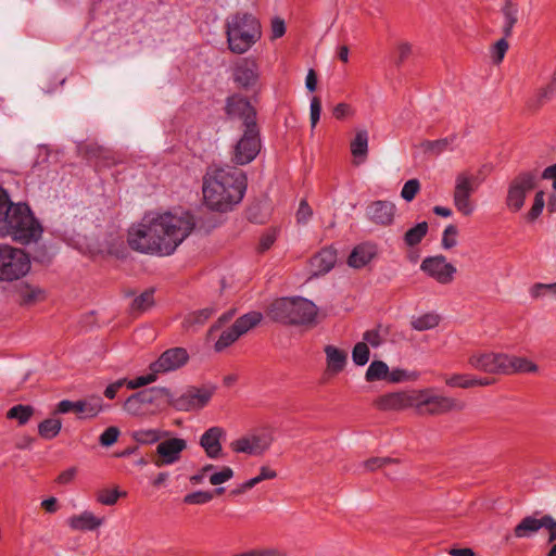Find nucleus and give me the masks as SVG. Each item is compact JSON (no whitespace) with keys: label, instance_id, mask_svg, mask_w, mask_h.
Returning a JSON list of instances; mask_svg holds the SVG:
<instances>
[{"label":"nucleus","instance_id":"nucleus-8","mask_svg":"<svg viewBox=\"0 0 556 556\" xmlns=\"http://www.w3.org/2000/svg\"><path fill=\"white\" fill-rule=\"evenodd\" d=\"M478 188L477 178L468 173L457 174L453 191V203L456 210L464 216H470L475 211V203L471 195Z\"/></svg>","mask_w":556,"mask_h":556},{"label":"nucleus","instance_id":"nucleus-20","mask_svg":"<svg viewBox=\"0 0 556 556\" xmlns=\"http://www.w3.org/2000/svg\"><path fill=\"white\" fill-rule=\"evenodd\" d=\"M395 212V204L386 200L374 201L366 207V216L369 220L383 227H388L393 224Z\"/></svg>","mask_w":556,"mask_h":556},{"label":"nucleus","instance_id":"nucleus-41","mask_svg":"<svg viewBox=\"0 0 556 556\" xmlns=\"http://www.w3.org/2000/svg\"><path fill=\"white\" fill-rule=\"evenodd\" d=\"M86 156L89 160H96V166H111L115 164L114 156L110 152L100 147H88L86 149Z\"/></svg>","mask_w":556,"mask_h":556},{"label":"nucleus","instance_id":"nucleus-24","mask_svg":"<svg viewBox=\"0 0 556 556\" xmlns=\"http://www.w3.org/2000/svg\"><path fill=\"white\" fill-rule=\"evenodd\" d=\"M337 262V252L332 248L321 249L311 258L314 275H324L332 269Z\"/></svg>","mask_w":556,"mask_h":556},{"label":"nucleus","instance_id":"nucleus-60","mask_svg":"<svg viewBox=\"0 0 556 556\" xmlns=\"http://www.w3.org/2000/svg\"><path fill=\"white\" fill-rule=\"evenodd\" d=\"M277 477V472L269 467L263 466L260 469V475L248 480V484L245 486H255L260 482L264 480L275 479Z\"/></svg>","mask_w":556,"mask_h":556},{"label":"nucleus","instance_id":"nucleus-45","mask_svg":"<svg viewBox=\"0 0 556 556\" xmlns=\"http://www.w3.org/2000/svg\"><path fill=\"white\" fill-rule=\"evenodd\" d=\"M239 338V333L237 332L235 327L231 326L220 333L218 340L214 344V349L216 352H222L231 344H233Z\"/></svg>","mask_w":556,"mask_h":556},{"label":"nucleus","instance_id":"nucleus-46","mask_svg":"<svg viewBox=\"0 0 556 556\" xmlns=\"http://www.w3.org/2000/svg\"><path fill=\"white\" fill-rule=\"evenodd\" d=\"M443 379L445 384L451 388H472V376L467 374L444 375Z\"/></svg>","mask_w":556,"mask_h":556},{"label":"nucleus","instance_id":"nucleus-22","mask_svg":"<svg viewBox=\"0 0 556 556\" xmlns=\"http://www.w3.org/2000/svg\"><path fill=\"white\" fill-rule=\"evenodd\" d=\"M258 79L257 65L254 62L243 60L233 70L235 83L244 89L253 87Z\"/></svg>","mask_w":556,"mask_h":556},{"label":"nucleus","instance_id":"nucleus-40","mask_svg":"<svg viewBox=\"0 0 556 556\" xmlns=\"http://www.w3.org/2000/svg\"><path fill=\"white\" fill-rule=\"evenodd\" d=\"M389 376V367L382 361H374L367 368L365 379L368 382L387 380Z\"/></svg>","mask_w":556,"mask_h":556},{"label":"nucleus","instance_id":"nucleus-58","mask_svg":"<svg viewBox=\"0 0 556 556\" xmlns=\"http://www.w3.org/2000/svg\"><path fill=\"white\" fill-rule=\"evenodd\" d=\"M119 434V429L115 426H111L101 433L99 438V443L102 446H111L117 441Z\"/></svg>","mask_w":556,"mask_h":556},{"label":"nucleus","instance_id":"nucleus-38","mask_svg":"<svg viewBox=\"0 0 556 556\" xmlns=\"http://www.w3.org/2000/svg\"><path fill=\"white\" fill-rule=\"evenodd\" d=\"M440 321V315L435 313H426L419 317L413 318L410 326L417 331H426L435 328Z\"/></svg>","mask_w":556,"mask_h":556},{"label":"nucleus","instance_id":"nucleus-59","mask_svg":"<svg viewBox=\"0 0 556 556\" xmlns=\"http://www.w3.org/2000/svg\"><path fill=\"white\" fill-rule=\"evenodd\" d=\"M545 292H548L553 296L556 298V282L554 283H534L531 289L530 293L533 298H540L545 294Z\"/></svg>","mask_w":556,"mask_h":556},{"label":"nucleus","instance_id":"nucleus-10","mask_svg":"<svg viewBox=\"0 0 556 556\" xmlns=\"http://www.w3.org/2000/svg\"><path fill=\"white\" fill-rule=\"evenodd\" d=\"M215 387H188L179 396L172 394V407L179 412L199 410L211 401Z\"/></svg>","mask_w":556,"mask_h":556},{"label":"nucleus","instance_id":"nucleus-50","mask_svg":"<svg viewBox=\"0 0 556 556\" xmlns=\"http://www.w3.org/2000/svg\"><path fill=\"white\" fill-rule=\"evenodd\" d=\"M125 492H119L117 489H104L101 490L97 495V501L102 505L112 506L116 504L121 496H125Z\"/></svg>","mask_w":556,"mask_h":556},{"label":"nucleus","instance_id":"nucleus-26","mask_svg":"<svg viewBox=\"0 0 556 556\" xmlns=\"http://www.w3.org/2000/svg\"><path fill=\"white\" fill-rule=\"evenodd\" d=\"M377 254L375 244L362 243L353 249L351 252L348 264L353 268H362L366 266Z\"/></svg>","mask_w":556,"mask_h":556},{"label":"nucleus","instance_id":"nucleus-63","mask_svg":"<svg viewBox=\"0 0 556 556\" xmlns=\"http://www.w3.org/2000/svg\"><path fill=\"white\" fill-rule=\"evenodd\" d=\"M397 58L395 65L401 66L412 54V45L409 42H400L396 47Z\"/></svg>","mask_w":556,"mask_h":556},{"label":"nucleus","instance_id":"nucleus-5","mask_svg":"<svg viewBox=\"0 0 556 556\" xmlns=\"http://www.w3.org/2000/svg\"><path fill=\"white\" fill-rule=\"evenodd\" d=\"M317 307L304 298H282L274 301L268 316L286 325H306L315 320Z\"/></svg>","mask_w":556,"mask_h":556},{"label":"nucleus","instance_id":"nucleus-42","mask_svg":"<svg viewBox=\"0 0 556 556\" xmlns=\"http://www.w3.org/2000/svg\"><path fill=\"white\" fill-rule=\"evenodd\" d=\"M62 428L60 419L49 418L41 421L38 426V432L41 438L50 440L55 438Z\"/></svg>","mask_w":556,"mask_h":556},{"label":"nucleus","instance_id":"nucleus-44","mask_svg":"<svg viewBox=\"0 0 556 556\" xmlns=\"http://www.w3.org/2000/svg\"><path fill=\"white\" fill-rule=\"evenodd\" d=\"M34 414V408L29 405H15L11 407L8 413L7 417L9 419H16L20 425H25L31 415Z\"/></svg>","mask_w":556,"mask_h":556},{"label":"nucleus","instance_id":"nucleus-34","mask_svg":"<svg viewBox=\"0 0 556 556\" xmlns=\"http://www.w3.org/2000/svg\"><path fill=\"white\" fill-rule=\"evenodd\" d=\"M154 304V289H148L132 300L129 311L131 315L138 316L152 308Z\"/></svg>","mask_w":556,"mask_h":556},{"label":"nucleus","instance_id":"nucleus-64","mask_svg":"<svg viewBox=\"0 0 556 556\" xmlns=\"http://www.w3.org/2000/svg\"><path fill=\"white\" fill-rule=\"evenodd\" d=\"M320 113H321V101L318 97H313L311 100V114H309L312 128L316 127V125L320 118Z\"/></svg>","mask_w":556,"mask_h":556},{"label":"nucleus","instance_id":"nucleus-39","mask_svg":"<svg viewBox=\"0 0 556 556\" xmlns=\"http://www.w3.org/2000/svg\"><path fill=\"white\" fill-rule=\"evenodd\" d=\"M428 232V223L421 222L409 228L404 235V242L407 247L419 244Z\"/></svg>","mask_w":556,"mask_h":556},{"label":"nucleus","instance_id":"nucleus-29","mask_svg":"<svg viewBox=\"0 0 556 556\" xmlns=\"http://www.w3.org/2000/svg\"><path fill=\"white\" fill-rule=\"evenodd\" d=\"M327 370L332 375L341 372L346 364L348 354L333 345H326Z\"/></svg>","mask_w":556,"mask_h":556},{"label":"nucleus","instance_id":"nucleus-62","mask_svg":"<svg viewBox=\"0 0 556 556\" xmlns=\"http://www.w3.org/2000/svg\"><path fill=\"white\" fill-rule=\"evenodd\" d=\"M543 528L548 531L547 543L556 542V519L552 515H543Z\"/></svg>","mask_w":556,"mask_h":556},{"label":"nucleus","instance_id":"nucleus-9","mask_svg":"<svg viewBox=\"0 0 556 556\" xmlns=\"http://www.w3.org/2000/svg\"><path fill=\"white\" fill-rule=\"evenodd\" d=\"M261 147L258 126H248L243 129L242 137L233 147L231 160L236 165H247L257 156Z\"/></svg>","mask_w":556,"mask_h":556},{"label":"nucleus","instance_id":"nucleus-27","mask_svg":"<svg viewBox=\"0 0 556 556\" xmlns=\"http://www.w3.org/2000/svg\"><path fill=\"white\" fill-rule=\"evenodd\" d=\"M103 523V519L94 516L91 511L85 510L67 519V525L76 531H92Z\"/></svg>","mask_w":556,"mask_h":556},{"label":"nucleus","instance_id":"nucleus-16","mask_svg":"<svg viewBox=\"0 0 556 556\" xmlns=\"http://www.w3.org/2000/svg\"><path fill=\"white\" fill-rule=\"evenodd\" d=\"M225 111L229 117H238L242 119L244 128L257 125L255 109L249 100L241 96L233 94L228 97Z\"/></svg>","mask_w":556,"mask_h":556},{"label":"nucleus","instance_id":"nucleus-31","mask_svg":"<svg viewBox=\"0 0 556 556\" xmlns=\"http://www.w3.org/2000/svg\"><path fill=\"white\" fill-rule=\"evenodd\" d=\"M538 366L526 357L510 356L506 354L505 375L517 372H536Z\"/></svg>","mask_w":556,"mask_h":556},{"label":"nucleus","instance_id":"nucleus-12","mask_svg":"<svg viewBox=\"0 0 556 556\" xmlns=\"http://www.w3.org/2000/svg\"><path fill=\"white\" fill-rule=\"evenodd\" d=\"M273 437L269 432H254L241 437L230 443V448L236 453L262 455L271 445Z\"/></svg>","mask_w":556,"mask_h":556},{"label":"nucleus","instance_id":"nucleus-4","mask_svg":"<svg viewBox=\"0 0 556 556\" xmlns=\"http://www.w3.org/2000/svg\"><path fill=\"white\" fill-rule=\"evenodd\" d=\"M226 36L229 50L242 54L261 39V24L253 14L237 12L226 20Z\"/></svg>","mask_w":556,"mask_h":556},{"label":"nucleus","instance_id":"nucleus-3","mask_svg":"<svg viewBox=\"0 0 556 556\" xmlns=\"http://www.w3.org/2000/svg\"><path fill=\"white\" fill-rule=\"evenodd\" d=\"M42 227L26 203L14 204L0 187V236H11L14 241L27 244L37 241Z\"/></svg>","mask_w":556,"mask_h":556},{"label":"nucleus","instance_id":"nucleus-13","mask_svg":"<svg viewBox=\"0 0 556 556\" xmlns=\"http://www.w3.org/2000/svg\"><path fill=\"white\" fill-rule=\"evenodd\" d=\"M420 269L441 285H448L454 280L456 267L446 262L443 255L428 256L422 260Z\"/></svg>","mask_w":556,"mask_h":556},{"label":"nucleus","instance_id":"nucleus-37","mask_svg":"<svg viewBox=\"0 0 556 556\" xmlns=\"http://www.w3.org/2000/svg\"><path fill=\"white\" fill-rule=\"evenodd\" d=\"M167 435V431L157 429H140L132 432V439L140 444H153Z\"/></svg>","mask_w":556,"mask_h":556},{"label":"nucleus","instance_id":"nucleus-56","mask_svg":"<svg viewBox=\"0 0 556 556\" xmlns=\"http://www.w3.org/2000/svg\"><path fill=\"white\" fill-rule=\"evenodd\" d=\"M509 48L507 38L505 36L497 40L492 48V60L494 64H500Z\"/></svg>","mask_w":556,"mask_h":556},{"label":"nucleus","instance_id":"nucleus-18","mask_svg":"<svg viewBox=\"0 0 556 556\" xmlns=\"http://www.w3.org/2000/svg\"><path fill=\"white\" fill-rule=\"evenodd\" d=\"M468 364L488 374L505 375L506 354L503 353H475L469 356Z\"/></svg>","mask_w":556,"mask_h":556},{"label":"nucleus","instance_id":"nucleus-53","mask_svg":"<svg viewBox=\"0 0 556 556\" xmlns=\"http://www.w3.org/2000/svg\"><path fill=\"white\" fill-rule=\"evenodd\" d=\"M544 195V191L542 190L535 193L534 202L527 215L529 222H534L541 215L545 204Z\"/></svg>","mask_w":556,"mask_h":556},{"label":"nucleus","instance_id":"nucleus-52","mask_svg":"<svg viewBox=\"0 0 556 556\" xmlns=\"http://www.w3.org/2000/svg\"><path fill=\"white\" fill-rule=\"evenodd\" d=\"M457 235H458V229L455 225L451 224V225L446 226L443 231L442 241H441L443 249L450 250V249L456 247Z\"/></svg>","mask_w":556,"mask_h":556},{"label":"nucleus","instance_id":"nucleus-33","mask_svg":"<svg viewBox=\"0 0 556 556\" xmlns=\"http://www.w3.org/2000/svg\"><path fill=\"white\" fill-rule=\"evenodd\" d=\"M20 304L30 306L45 299V292L39 287L30 285H21L17 288Z\"/></svg>","mask_w":556,"mask_h":556},{"label":"nucleus","instance_id":"nucleus-57","mask_svg":"<svg viewBox=\"0 0 556 556\" xmlns=\"http://www.w3.org/2000/svg\"><path fill=\"white\" fill-rule=\"evenodd\" d=\"M83 404H81V401H76V402H73V401H70V400H63L61 402H59L56 408H55V413L58 414H67V413H76V414H79V413H83Z\"/></svg>","mask_w":556,"mask_h":556},{"label":"nucleus","instance_id":"nucleus-36","mask_svg":"<svg viewBox=\"0 0 556 556\" xmlns=\"http://www.w3.org/2000/svg\"><path fill=\"white\" fill-rule=\"evenodd\" d=\"M351 153L354 157H361L364 161L368 153V132L365 129L356 131L355 138L351 142Z\"/></svg>","mask_w":556,"mask_h":556},{"label":"nucleus","instance_id":"nucleus-43","mask_svg":"<svg viewBox=\"0 0 556 556\" xmlns=\"http://www.w3.org/2000/svg\"><path fill=\"white\" fill-rule=\"evenodd\" d=\"M144 401H142L140 393H134L131 394L125 402H124V409L131 415L139 416V415H146L148 414L147 407L144 406Z\"/></svg>","mask_w":556,"mask_h":556},{"label":"nucleus","instance_id":"nucleus-7","mask_svg":"<svg viewBox=\"0 0 556 556\" xmlns=\"http://www.w3.org/2000/svg\"><path fill=\"white\" fill-rule=\"evenodd\" d=\"M29 269L30 260L23 250L0 244V280H17L24 277Z\"/></svg>","mask_w":556,"mask_h":556},{"label":"nucleus","instance_id":"nucleus-1","mask_svg":"<svg viewBox=\"0 0 556 556\" xmlns=\"http://www.w3.org/2000/svg\"><path fill=\"white\" fill-rule=\"evenodd\" d=\"M195 226L193 215L184 212L181 215L164 213L149 222L143 219L137 227L128 231V244L132 250L170 255L190 235Z\"/></svg>","mask_w":556,"mask_h":556},{"label":"nucleus","instance_id":"nucleus-61","mask_svg":"<svg viewBox=\"0 0 556 556\" xmlns=\"http://www.w3.org/2000/svg\"><path fill=\"white\" fill-rule=\"evenodd\" d=\"M233 477V470L230 467H224L220 471L213 473L210 477V482L213 485H219L230 480Z\"/></svg>","mask_w":556,"mask_h":556},{"label":"nucleus","instance_id":"nucleus-28","mask_svg":"<svg viewBox=\"0 0 556 556\" xmlns=\"http://www.w3.org/2000/svg\"><path fill=\"white\" fill-rule=\"evenodd\" d=\"M216 312L217 307L215 305L190 312L184 317L182 327L185 329L199 328L203 326Z\"/></svg>","mask_w":556,"mask_h":556},{"label":"nucleus","instance_id":"nucleus-49","mask_svg":"<svg viewBox=\"0 0 556 556\" xmlns=\"http://www.w3.org/2000/svg\"><path fill=\"white\" fill-rule=\"evenodd\" d=\"M214 493L211 491H197L189 493L184 497V503L189 505H203L211 502Z\"/></svg>","mask_w":556,"mask_h":556},{"label":"nucleus","instance_id":"nucleus-48","mask_svg":"<svg viewBox=\"0 0 556 556\" xmlns=\"http://www.w3.org/2000/svg\"><path fill=\"white\" fill-rule=\"evenodd\" d=\"M83 413L87 417H96L103 408L102 399L100 396H90L86 400H81Z\"/></svg>","mask_w":556,"mask_h":556},{"label":"nucleus","instance_id":"nucleus-47","mask_svg":"<svg viewBox=\"0 0 556 556\" xmlns=\"http://www.w3.org/2000/svg\"><path fill=\"white\" fill-rule=\"evenodd\" d=\"M370 351L365 342H358L352 351V359L357 366H364L369 361Z\"/></svg>","mask_w":556,"mask_h":556},{"label":"nucleus","instance_id":"nucleus-6","mask_svg":"<svg viewBox=\"0 0 556 556\" xmlns=\"http://www.w3.org/2000/svg\"><path fill=\"white\" fill-rule=\"evenodd\" d=\"M414 409L420 416H439L463 410L465 403L451 396L435 393L433 388L415 390Z\"/></svg>","mask_w":556,"mask_h":556},{"label":"nucleus","instance_id":"nucleus-54","mask_svg":"<svg viewBox=\"0 0 556 556\" xmlns=\"http://www.w3.org/2000/svg\"><path fill=\"white\" fill-rule=\"evenodd\" d=\"M419 190H420L419 180L416 178L409 179L404 184L402 191H401V197L405 201L410 202L415 199V197L417 195Z\"/></svg>","mask_w":556,"mask_h":556},{"label":"nucleus","instance_id":"nucleus-30","mask_svg":"<svg viewBox=\"0 0 556 556\" xmlns=\"http://www.w3.org/2000/svg\"><path fill=\"white\" fill-rule=\"evenodd\" d=\"M501 12L504 17L502 33L505 38H509L513 35L514 26L518 22V5L513 0H505Z\"/></svg>","mask_w":556,"mask_h":556},{"label":"nucleus","instance_id":"nucleus-14","mask_svg":"<svg viewBox=\"0 0 556 556\" xmlns=\"http://www.w3.org/2000/svg\"><path fill=\"white\" fill-rule=\"evenodd\" d=\"M187 448V442L180 438H170L160 442L152 456V463L157 467L173 465L180 460L181 453Z\"/></svg>","mask_w":556,"mask_h":556},{"label":"nucleus","instance_id":"nucleus-21","mask_svg":"<svg viewBox=\"0 0 556 556\" xmlns=\"http://www.w3.org/2000/svg\"><path fill=\"white\" fill-rule=\"evenodd\" d=\"M226 432L220 427H211L200 438V445L204 448L207 457L218 458L222 453L220 440Z\"/></svg>","mask_w":556,"mask_h":556},{"label":"nucleus","instance_id":"nucleus-25","mask_svg":"<svg viewBox=\"0 0 556 556\" xmlns=\"http://www.w3.org/2000/svg\"><path fill=\"white\" fill-rule=\"evenodd\" d=\"M556 94V67L548 83L536 90L534 96L529 100L528 106L531 110H539L549 102Z\"/></svg>","mask_w":556,"mask_h":556},{"label":"nucleus","instance_id":"nucleus-55","mask_svg":"<svg viewBox=\"0 0 556 556\" xmlns=\"http://www.w3.org/2000/svg\"><path fill=\"white\" fill-rule=\"evenodd\" d=\"M278 230L276 228L267 229L260 238L258 252L264 253L271 248L277 239Z\"/></svg>","mask_w":556,"mask_h":556},{"label":"nucleus","instance_id":"nucleus-17","mask_svg":"<svg viewBox=\"0 0 556 556\" xmlns=\"http://www.w3.org/2000/svg\"><path fill=\"white\" fill-rule=\"evenodd\" d=\"M415 390L382 394L375 399L374 406L379 410H403L414 408Z\"/></svg>","mask_w":556,"mask_h":556},{"label":"nucleus","instance_id":"nucleus-35","mask_svg":"<svg viewBox=\"0 0 556 556\" xmlns=\"http://www.w3.org/2000/svg\"><path fill=\"white\" fill-rule=\"evenodd\" d=\"M263 319V315L260 312H249L239 317L235 323L233 327L239 336L245 334L248 331L256 327Z\"/></svg>","mask_w":556,"mask_h":556},{"label":"nucleus","instance_id":"nucleus-51","mask_svg":"<svg viewBox=\"0 0 556 556\" xmlns=\"http://www.w3.org/2000/svg\"><path fill=\"white\" fill-rule=\"evenodd\" d=\"M418 376L419 375L415 371L409 372L404 369L395 368L391 371L389 370V376H388L387 381L392 382V383H399V382H403V381H415V380H417Z\"/></svg>","mask_w":556,"mask_h":556},{"label":"nucleus","instance_id":"nucleus-11","mask_svg":"<svg viewBox=\"0 0 556 556\" xmlns=\"http://www.w3.org/2000/svg\"><path fill=\"white\" fill-rule=\"evenodd\" d=\"M536 186V174L534 172H522L517 175L508 187L506 204L513 212L522 208L528 192Z\"/></svg>","mask_w":556,"mask_h":556},{"label":"nucleus","instance_id":"nucleus-2","mask_svg":"<svg viewBox=\"0 0 556 556\" xmlns=\"http://www.w3.org/2000/svg\"><path fill=\"white\" fill-rule=\"evenodd\" d=\"M248 178L235 166H208L203 177L204 202L213 211L227 212L244 197Z\"/></svg>","mask_w":556,"mask_h":556},{"label":"nucleus","instance_id":"nucleus-19","mask_svg":"<svg viewBox=\"0 0 556 556\" xmlns=\"http://www.w3.org/2000/svg\"><path fill=\"white\" fill-rule=\"evenodd\" d=\"M148 414H153L172 407V393L168 389L162 387H152L139 391Z\"/></svg>","mask_w":556,"mask_h":556},{"label":"nucleus","instance_id":"nucleus-23","mask_svg":"<svg viewBox=\"0 0 556 556\" xmlns=\"http://www.w3.org/2000/svg\"><path fill=\"white\" fill-rule=\"evenodd\" d=\"M539 513L523 517L514 528L513 535L516 539H528L535 535L543 528V516L536 518Z\"/></svg>","mask_w":556,"mask_h":556},{"label":"nucleus","instance_id":"nucleus-32","mask_svg":"<svg viewBox=\"0 0 556 556\" xmlns=\"http://www.w3.org/2000/svg\"><path fill=\"white\" fill-rule=\"evenodd\" d=\"M455 140L456 135H452L450 137L437 140H424L419 143V148L422 150L425 154L438 156L444 151H446Z\"/></svg>","mask_w":556,"mask_h":556},{"label":"nucleus","instance_id":"nucleus-15","mask_svg":"<svg viewBox=\"0 0 556 556\" xmlns=\"http://www.w3.org/2000/svg\"><path fill=\"white\" fill-rule=\"evenodd\" d=\"M189 361V354L184 348H172L163 352L160 357L150 365V370L165 374L181 368Z\"/></svg>","mask_w":556,"mask_h":556}]
</instances>
